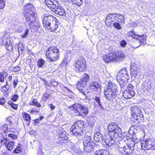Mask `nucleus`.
Wrapping results in <instances>:
<instances>
[{"instance_id":"f257e3e1","label":"nucleus","mask_w":155,"mask_h":155,"mask_svg":"<svg viewBox=\"0 0 155 155\" xmlns=\"http://www.w3.org/2000/svg\"><path fill=\"white\" fill-rule=\"evenodd\" d=\"M109 132H114L113 136L118 141V151L122 155H131L134 151L135 142L132 138L123 140V136L121 129L117 124L111 123L108 127Z\"/></svg>"},{"instance_id":"f03ea898","label":"nucleus","mask_w":155,"mask_h":155,"mask_svg":"<svg viewBox=\"0 0 155 155\" xmlns=\"http://www.w3.org/2000/svg\"><path fill=\"white\" fill-rule=\"evenodd\" d=\"M33 5L30 3L26 5L24 8V15L25 18V24L26 26H28L34 30L37 29L38 27H39V24L38 23L35 24L34 21L35 19Z\"/></svg>"},{"instance_id":"7ed1b4c3","label":"nucleus","mask_w":155,"mask_h":155,"mask_svg":"<svg viewBox=\"0 0 155 155\" xmlns=\"http://www.w3.org/2000/svg\"><path fill=\"white\" fill-rule=\"evenodd\" d=\"M42 20L44 25L51 31H54L58 28L59 22L58 20L53 16L47 15L45 14L43 15Z\"/></svg>"},{"instance_id":"20e7f679","label":"nucleus","mask_w":155,"mask_h":155,"mask_svg":"<svg viewBox=\"0 0 155 155\" xmlns=\"http://www.w3.org/2000/svg\"><path fill=\"white\" fill-rule=\"evenodd\" d=\"M117 87V86L113 84L111 81H109L107 88L104 91V96L107 101H112L117 97L118 92Z\"/></svg>"},{"instance_id":"39448f33","label":"nucleus","mask_w":155,"mask_h":155,"mask_svg":"<svg viewBox=\"0 0 155 155\" xmlns=\"http://www.w3.org/2000/svg\"><path fill=\"white\" fill-rule=\"evenodd\" d=\"M85 124V123L83 121H77L71 127L70 131L75 136L82 135L83 134Z\"/></svg>"},{"instance_id":"423d86ee","label":"nucleus","mask_w":155,"mask_h":155,"mask_svg":"<svg viewBox=\"0 0 155 155\" xmlns=\"http://www.w3.org/2000/svg\"><path fill=\"white\" fill-rule=\"evenodd\" d=\"M70 108L71 110H75V113L77 116L86 115L88 113V108L84 105L76 104L71 106Z\"/></svg>"},{"instance_id":"0eeeda50","label":"nucleus","mask_w":155,"mask_h":155,"mask_svg":"<svg viewBox=\"0 0 155 155\" xmlns=\"http://www.w3.org/2000/svg\"><path fill=\"white\" fill-rule=\"evenodd\" d=\"M60 54L59 49L55 46H51L48 48L46 55L47 58L52 62L57 61Z\"/></svg>"},{"instance_id":"6e6552de","label":"nucleus","mask_w":155,"mask_h":155,"mask_svg":"<svg viewBox=\"0 0 155 155\" xmlns=\"http://www.w3.org/2000/svg\"><path fill=\"white\" fill-rule=\"evenodd\" d=\"M89 79V75L86 73H84L81 79L78 82L77 86V87L79 92L82 94L86 98L87 96L83 88L86 85Z\"/></svg>"},{"instance_id":"1a4fd4ad","label":"nucleus","mask_w":155,"mask_h":155,"mask_svg":"<svg viewBox=\"0 0 155 155\" xmlns=\"http://www.w3.org/2000/svg\"><path fill=\"white\" fill-rule=\"evenodd\" d=\"M73 66L78 72L84 71L86 70V61L83 57H80L75 61Z\"/></svg>"},{"instance_id":"9d476101","label":"nucleus","mask_w":155,"mask_h":155,"mask_svg":"<svg viewBox=\"0 0 155 155\" xmlns=\"http://www.w3.org/2000/svg\"><path fill=\"white\" fill-rule=\"evenodd\" d=\"M132 117L133 119L139 122L143 118V115L141 108L136 106H132L130 108Z\"/></svg>"},{"instance_id":"9b49d317","label":"nucleus","mask_w":155,"mask_h":155,"mask_svg":"<svg viewBox=\"0 0 155 155\" xmlns=\"http://www.w3.org/2000/svg\"><path fill=\"white\" fill-rule=\"evenodd\" d=\"M141 146L143 149L144 150H155V140H152L150 139H147L141 142Z\"/></svg>"},{"instance_id":"f8f14e48","label":"nucleus","mask_w":155,"mask_h":155,"mask_svg":"<svg viewBox=\"0 0 155 155\" xmlns=\"http://www.w3.org/2000/svg\"><path fill=\"white\" fill-rule=\"evenodd\" d=\"M84 150L85 152H90L92 151L95 145V143L93 141L89 142L83 140Z\"/></svg>"},{"instance_id":"ddd939ff","label":"nucleus","mask_w":155,"mask_h":155,"mask_svg":"<svg viewBox=\"0 0 155 155\" xmlns=\"http://www.w3.org/2000/svg\"><path fill=\"white\" fill-rule=\"evenodd\" d=\"M117 17L119 19V21L124 23V16L122 15H120V14H110L106 18V20L105 21V23L107 25V24L110 22V21H108L109 19L110 18H114V17Z\"/></svg>"},{"instance_id":"4468645a","label":"nucleus","mask_w":155,"mask_h":155,"mask_svg":"<svg viewBox=\"0 0 155 155\" xmlns=\"http://www.w3.org/2000/svg\"><path fill=\"white\" fill-rule=\"evenodd\" d=\"M105 139L104 143V147L107 148L109 146L112 145L115 142L114 139L110 135H108Z\"/></svg>"},{"instance_id":"2eb2a0df","label":"nucleus","mask_w":155,"mask_h":155,"mask_svg":"<svg viewBox=\"0 0 155 155\" xmlns=\"http://www.w3.org/2000/svg\"><path fill=\"white\" fill-rule=\"evenodd\" d=\"M117 77H118L119 79L120 78H122L125 79L127 80L130 78V77L125 68L122 69L118 73Z\"/></svg>"},{"instance_id":"dca6fc26","label":"nucleus","mask_w":155,"mask_h":155,"mask_svg":"<svg viewBox=\"0 0 155 155\" xmlns=\"http://www.w3.org/2000/svg\"><path fill=\"white\" fill-rule=\"evenodd\" d=\"M55 14L59 15L61 16H65L66 15V12L64 9L58 5L52 10Z\"/></svg>"},{"instance_id":"f3484780","label":"nucleus","mask_w":155,"mask_h":155,"mask_svg":"<svg viewBox=\"0 0 155 155\" xmlns=\"http://www.w3.org/2000/svg\"><path fill=\"white\" fill-rule=\"evenodd\" d=\"M45 4L52 10L58 5V3L56 0H45Z\"/></svg>"},{"instance_id":"a211bd4d","label":"nucleus","mask_w":155,"mask_h":155,"mask_svg":"<svg viewBox=\"0 0 155 155\" xmlns=\"http://www.w3.org/2000/svg\"><path fill=\"white\" fill-rule=\"evenodd\" d=\"M89 87L90 90L93 92L99 91L101 90L100 85L96 82L91 83Z\"/></svg>"},{"instance_id":"6ab92c4d","label":"nucleus","mask_w":155,"mask_h":155,"mask_svg":"<svg viewBox=\"0 0 155 155\" xmlns=\"http://www.w3.org/2000/svg\"><path fill=\"white\" fill-rule=\"evenodd\" d=\"M130 75L132 78L135 79L137 76L139 74V70L136 66L132 65L130 68Z\"/></svg>"},{"instance_id":"aec40b11","label":"nucleus","mask_w":155,"mask_h":155,"mask_svg":"<svg viewBox=\"0 0 155 155\" xmlns=\"http://www.w3.org/2000/svg\"><path fill=\"white\" fill-rule=\"evenodd\" d=\"M3 44L5 45L6 49L10 51H12L13 50V47L10 41L9 40H7L6 38L3 39L2 41Z\"/></svg>"},{"instance_id":"412c9836","label":"nucleus","mask_w":155,"mask_h":155,"mask_svg":"<svg viewBox=\"0 0 155 155\" xmlns=\"http://www.w3.org/2000/svg\"><path fill=\"white\" fill-rule=\"evenodd\" d=\"M94 140L97 142H101L103 140L104 136L100 132H97L94 134Z\"/></svg>"},{"instance_id":"4be33fe9","label":"nucleus","mask_w":155,"mask_h":155,"mask_svg":"<svg viewBox=\"0 0 155 155\" xmlns=\"http://www.w3.org/2000/svg\"><path fill=\"white\" fill-rule=\"evenodd\" d=\"M3 142L8 150L11 151L15 148L14 143L13 141L9 142L7 145L6 144L7 143V139H5V142H4L3 140L2 141V143Z\"/></svg>"},{"instance_id":"5701e85b","label":"nucleus","mask_w":155,"mask_h":155,"mask_svg":"<svg viewBox=\"0 0 155 155\" xmlns=\"http://www.w3.org/2000/svg\"><path fill=\"white\" fill-rule=\"evenodd\" d=\"M131 91V92H130L129 91H127V89H126L123 93L124 97L126 99L131 98L135 95V92L134 91Z\"/></svg>"},{"instance_id":"b1692460","label":"nucleus","mask_w":155,"mask_h":155,"mask_svg":"<svg viewBox=\"0 0 155 155\" xmlns=\"http://www.w3.org/2000/svg\"><path fill=\"white\" fill-rule=\"evenodd\" d=\"M116 60L117 61H122L126 57L125 53L122 51H118L116 53Z\"/></svg>"},{"instance_id":"393cba45","label":"nucleus","mask_w":155,"mask_h":155,"mask_svg":"<svg viewBox=\"0 0 155 155\" xmlns=\"http://www.w3.org/2000/svg\"><path fill=\"white\" fill-rule=\"evenodd\" d=\"M94 155H109V153L106 150L101 149L96 151Z\"/></svg>"},{"instance_id":"a878e982","label":"nucleus","mask_w":155,"mask_h":155,"mask_svg":"<svg viewBox=\"0 0 155 155\" xmlns=\"http://www.w3.org/2000/svg\"><path fill=\"white\" fill-rule=\"evenodd\" d=\"M117 80L121 88H123L126 84V81L125 80V79L120 78L119 79L118 77H117Z\"/></svg>"},{"instance_id":"bb28decb","label":"nucleus","mask_w":155,"mask_h":155,"mask_svg":"<svg viewBox=\"0 0 155 155\" xmlns=\"http://www.w3.org/2000/svg\"><path fill=\"white\" fill-rule=\"evenodd\" d=\"M127 35L128 37H131L132 38L137 39L139 37V35L136 34L134 31H132L128 32L127 34Z\"/></svg>"},{"instance_id":"cd10ccee","label":"nucleus","mask_w":155,"mask_h":155,"mask_svg":"<svg viewBox=\"0 0 155 155\" xmlns=\"http://www.w3.org/2000/svg\"><path fill=\"white\" fill-rule=\"evenodd\" d=\"M29 104L31 106H35L38 107H41V104L38 102L37 100L35 98H33L32 101L30 102Z\"/></svg>"},{"instance_id":"c85d7f7f","label":"nucleus","mask_w":155,"mask_h":155,"mask_svg":"<svg viewBox=\"0 0 155 155\" xmlns=\"http://www.w3.org/2000/svg\"><path fill=\"white\" fill-rule=\"evenodd\" d=\"M139 36L138 38L137 39V40H139V41H137V42L139 43L140 42V43H143L146 41V38L145 35H139Z\"/></svg>"},{"instance_id":"c756f323","label":"nucleus","mask_w":155,"mask_h":155,"mask_svg":"<svg viewBox=\"0 0 155 155\" xmlns=\"http://www.w3.org/2000/svg\"><path fill=\"white\" fill-rule=\"evenodd\" d=\"M91 134L90 132H87L84 136V138L83 140H87L89 142L93 141L91 139Z\"/></svg>"},{"instance_id":"7c9ffc66","label":"nucleus","mask_w":155,"mask_h":155,"mask_svg":"<svg viewBox=\"0 0 155 155\" xmlns=\"http://www.w3.org/2000/svg\"><path fill=\"white\" fill-rule=\"evenodd\" d=\"M109 56L110 57V61H113L115 60H116V53L112 52L108 54Z\"/></svg>"},{"instance_id":"2f4dec72","label":"nucleus","mask_w":155,"mask_h":155,"mask_svg":"<svg viewBox=\"0 0 155 155\" xmlns=\"http://www.w3.org/2000/svg\"><path fill=\"white\" fill-rule=\"evenodd\" d=\"M7 75V73L3 72L0 73V81L2 82H4V78Z\"/></svg>"},{"instance_id":"473e14b6","label":"nucleus","mask_w":155,"mask_h":155,"mask_svg":"<svg viewBox=\"0 0 155 155\" xmlns=\"http://www.w3.org/2000/svg\"><path fill=\"white\" fill-rule=\"evenodd\" d=\"M45 63V61L42 59H40L38 62V66L39 68H41Z\"/></svg>"},{"instance_id":"72a5a7b5","label":"nucleus","mask_w":155,"mask_h":155,"mask_svg":"<svg viewBox=\"0 0 155 155\" xmlns=\"http://www.w3.org/2000/svg\"><path fill=\"white\" fill-rule=\"evenodd\" d=\"M71 2L78 6L81 5L82 3V0H72Z\"/></svg>"},{"instance_id":"f704fd0d","label":"nucleus","mask_w":155,"mask_h":155,"mask_svg":"<svg viewBox=\"0 0 155 155\" xmlns=\"http://www.w3.org/2000/svg\"><path fill=\"white\" fill-rule=\"evenodd\" d=\"M103 60L106 62L108 63L111 61L109 54H108V55L106 54L104 55L103 57Z\"/></svg>"},{"instance_id":"c9c22d12","label":"nucleus","mask_w":155,"mask_h":155,"mask_svg":"<svg viewBox=\"0 0 155 155\" xmlns=\"http://www.w3.org/2000/svg\"><path fill=\"white\" fill-rule=\"evenodd\" d=\"M18 51L19 53H22V51L24 50V48L22 45V43H19L18 45Z\"/></svg>"},{"instance_id":"e433bc0d","label":"nucleus","mask_w":155,"mask_h":155,"mask_svg":"<svg viewBox=\"0 0 155 155\" xmlns=\"http://www.w3.org/2000/svg\"><path fill=\"white\" fill-rule=\"evenodd\" d=\"M8 104L9 105H11V107L15 109H17L18 108V105L17 104H13L12 102L11 101H9L8 102Z\"/></svg>"},{"instance_id":"4c0bfd02","label":"nucleus","mask_w":155,"mask_h":155,"mask_svg":"<svg viewBox=\"0 0 155 155\" xmlns=\"http://www.w3.org/2000/svg\"><path fill=\"white\" fill-rule=\"evenodd\" d=\"M50 95L49 94H48L47 92H45L43 95L42 97L43 100L44 101H47V99L49 97Z\"/></svg>"},{"instance_id":"58836bf2","label":"nucleus","mask_w":155,"mask_h":155,"mask_svg":"<svg viewBox=\"0 0 155 155\" xmlns=\"http://www.w3.org/2000/svg\"><path fill=\"white\" fill-rule=\"evenodd\" d=\"M126 89L127 91H129L130 92H131V91H134L133 89V86L131 84H129L127 85Z\"/></svg>"},{"instance_id":"ea45409f","label":"nucleus","mask_w":155,"mask_h":155,"mask_svg":"<svg viewBox=\"0 0 155 155\" xmlns=\"http://www.w3.org/2000/svg\"><path fill=\"white\" fill-rule=\"evenodd\" d=\"M51 86L54 87H56L58 86V82L56 81L55 79H53L51 82Z\"/></svg>"},{"instance_id":"a19ab883","label":"nucleus","mask_w":155,"mask_h":155,"mask_svg":"<svg viewBox=\"0 0 155 155\" xmlns=\"http://www.w3.org/2000/svg\"><path fill=\"white\" fill-rule=\"evenodd\" d=\"M21 148L20 146H18L14 150V152L16 153H19L21 151Z\"/></svg>"},{"instance_id":"79ce46f5","label":"nucleus","mask_w":155,"mask_h":155,"mask_svg":"<svg viewBox=\"0 0 155 155\" xmlns=\"http://www.w3.org/2000/svg\"><path fill=\"white\" fill-rule=\"evenodd\" d=\"M113 26L115 28L117 29L118 30H120L121 29V27L119 23L115 22L113 24Z\"/></svg>"},{"instance_id":"37998d69","label":"nucleus","mask_w":155,"mask_h":155,"mask_svg":"<svg viewBox=\"0 0 155 155\" xmlns=\"http://www.w3.org/2000/svg\"><path fill=\"white\" fill-rule=\"evenodd\" d=\"M5 4L4 0H0V9L3 8L5 7Z\"/></svg>"},{"instance_id":"c03bdc74","label":"nucleus","mask_w":155,"mask_h":155,"mask_svg":"<svg viewBox=\"0 0 155 155\" xmlns=\"http://www.w3.org/2000/svg\"><path fill=\"white\" fill-rule=\"evenodd\" d=\"M127 44V42L124 40L121 41L120 42V45L122 48H125Z\"/></svg>"},{"instance_id":"a18cd8bd","label":"nucleus","mask_w":155,"mask_h":155,"mask_svg":"<svg viewBox=\"0 0 155 155\" xmlns=\"http://www.w3.org/2000/svg\"><path fill=\"white\" fill-rule=\"evenodd\" d=\"M60 137L63 140H65L68 139V136L65 134H62L60 135Z\"/></svg>"},{"instance_id":"49530a36","label":"nucleus","mask_w":155,"mask_h":155,"mask_svg":"<svg viewBox=\"0 0 155 155\" xmlns=\"http://www.w3.org/2000/svg\"><path fill=\"white\" fill-rule=\"evenodd\" d=\"M8 136L13 139H16L17 138V135L13 133L9 134H8Z\"/></svg>"},{"instance_id":"de8ad7c7","label":"nucleus","mask_w":155,"mask_h":155,"mask_svg":"<svg viewBox=\"0 0 155 155\" xmlns=\"http://www.w3.org/2000/svg\"><path fill=\"white\" fill-rule=\"evenodd\" d=\"M25 119L27 121H29L30 119V116L29 114L27 113H25Z\"/></svg>"},{"instance_id":"09e8293b","label":"nucleus","mask_w":155,"mask_h":155,"mask_svg":"<svg viewBox=\"0 0 155 155\" xmlns=\"http://www.w3.org/2000/svg\"><path fill=\"white\" fill-rule=\"evenodd\" d=\"M94 99L95 100L96 102L98 104L101 103L100 101V98L98 97H94Z\"/></svg>"},{"instance_id":"8fccbe9b","label":"nucleus","mask_w":155,"mask_h":155,"mask_svg":"<svg viewBox=\"0 0 155 155\" xmlns=\"http://www.w3.org/2000/svg\"><path fill=\"white\" fill-rule=\"evenodd\" d=\"M46 68L47 69V71L48 72H51L52 71V68L51 65V64L49 65L46 66Z\"/></svg>"},{"instance_id":"3c124183","label":"nucleus","mask_w":155,"mask_h":155,"mask_svg":"<svg viewBox=\"0 0 155 155\" xmlns=\"http://www.w3.org/2000/svg\"><path fill=\"white\" fill-rule=\"evenodd\" d=\"M18 97V96L17 95L15 94L12 97L11 100L14 101H17Z\"/></svg>"},{"instance_id":"603ef678","label":"nucleus","mask_w":155,"mask_h":155,"mask_svg":"<svg viewBox=\"0 0 155 155\" xmlns=\"http://www.w3.org/2000/svg\"><path fill=\"white\" fill-rule=\"evenodd\" d=\"M28 33V30L26 29L25 32V34L21 35V36L23 38H25L27 35Z\"/></svg>"},{"instance_id":"864d4df0","label":"nucleus","mask_w":155,"mask_h":155,"mask_svg":"<svg viewBox=\"0 0 155 155\" xmlns=\"http://www.w3.org/2000/svg\"><path fill=\"white\" fill-rule=\"evenodd\" d=\"M5 100L3 98H2L0 99V104L1 105H3L4 104L5 102Z\"/></svg>"},{"instance_id":"5fc2aeb1","label":"nucleus","mask_w":155,"mask_h":155,"mask_svg":"<svg viewBox=\"0 0 155 155\" xmlns=\"http://www.w3.org/2000/svg\"><path fill=\"white\" fill-rule=\"evenodd\" d=\"M43 117H40L39 118L36 119L35 120V123H39L38 121L41 120L43 118Z\"/></svg>"},{"instance_id":"6e6d98bb","label":"nucleus","mask_w":155,"mask_h":155,"mask_svg":"<svg viewBox=\"0 0 155 155\" xmlns=\"http://www.w3.org/2000/svg\"><path fill=\"white\" fill-rule=\"evenodd\" d=\"M49 107L51 109V110H53L55 108L54 106L52 104H50L48 105Z\"/></svg>"},{"instance_id":"4d7b16f0","label":"nucleus","mask_w":155,"mask_h":155,"mask_svg":"<svg viewBox=\"0 0 155 155\" xmlns=\"http://www.w3.org/2000/svg\"><path fill=\"white\" fill-rule=\"evenodd\" d=\"M38 112V110L36 109H34L33 108L32 110L30 111V113L31 114H33L34 112Z\"/></svg>"},{"instance_id":"13d9d810","label":"nucleus","mask_w":155,"mask_h":155,"mask_svg":"<svg viewBox=\"0 0 155 155\" xmlns=\"http://www.w3.org/2000/svg\"><path fill=\"white\" fill-rule=\"evenodd\" d=\"M18 82V80H15L13 81V85L14 87L15 88L16 87V85L17 84Z\"/></svg>"},{"instance_id":"bf43d9fd","label":"nucleus","mask_w":155,"mask_h":155,"mask_svg":"<svg viewBox=\"0 0 155 155\" xmlns=\"http://www.w3.org/2000/svg\"><path fill=\"white\" fill-rule=\"evenodd\" d=\"M67 63H68V61H67V60L66 59H64L62 61V64L66 65L67 64Z\"/></svg>"},{"instance_id":"052dcab7","label":"nucleus","mask_w":155,"mask_h":155,"mask_svg":"<svg viewBox=\"0 0 155 155\" xmlns=\"http://www.w3.org/2000/svg\"><path fill=\"white\" fill-rule=\"evenodd\" d=\"M98 105L100 106L101 109L102 110H104V107H103L102 105L101 104V103H100V104H98Z\"/></svg>"},{"instance_id":"680f3d73","label":"nucleus","mask_w":155,"mask_h":155,"mask_svg":"<svg viewBox=\"0 0 155 155\" xmlns=\"http://www.w3.org/2000/svg\"><path fill=\"white\" fill-rule=\"evenodd\" d=\"M133 128L134 129H136L137 130H138L139 129V126H136L135 125L133 126Z\"/></svg>"},{"instance_id":"e2e57ef3","label":"nucleus","mask_w":155,"mask_h":155,"mask_svg":"<svg viewBox=\"0 0 155 155\" xmlns=\"http://www.w3.org/2000/svg\"><path fill=\"white\" fill-rule=\"evenodd\" d=\"M11 117H8L6 118V120L7 121H9L10 123H11Z\"/></svg>"},{"instance_id":"0e129e2a","label":"nucleus","mask_w":155,"mask_h":155,"mask_svg":"<svg viewBox=\"0 0 155 155\" xmlns=\"http://www.w3.org/2000/svg\"><path fill=\"white\" fill-rule=\"evenodd\" d=\"M15 68L16 69V71H19L20 69V68L18 66H16ZM16 71V70H15Z\"/></svg>"},{"instance_id":"69168bd1","label":"nucleus","mask_w":155,"mask_h":155,"mask_svg":"<svg viewBox=\"0 0 155 155\" xmlns=\"http://www.w3.org/2000/svg\"><path fill=\"white\" fill-rule=\"evenodd\" d=\"M4 87L7 89V90H8L9 88V87L8 85V86H6V85H5Z\"/></svg>"},{"instance_id":"338daca9","label":"nucleus","mask_w":155,"mask_h":155,"mask_svg":"<svg viewBox=\"0 0 155 155\" xmlns=\"http://www.w3.org/2000/svg\"><path fill=\"white\" fill-rule=\"evenodd\" d=\"M12 76H9L8 78V79L9 80H12Z\"/></svg>"},{"instance_id":"774afa93","label":"nucleus","mask_w":155,"mask_h":155,"mask_svg":"<svg viewBox=\"0 0 155 155\" xmlns=\"http://www.w3.org/2000/svg\"><path fill=\"white\" fill-rule=\"evenodd\" d=\"M140 45L139 46H134L133 47H132V48H134L135 49L138 48L140 46Z\"/></svg>"}]
</instances>
